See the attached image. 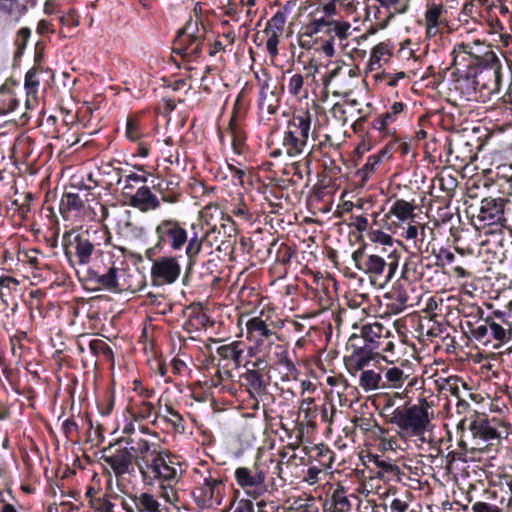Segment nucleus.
Here are the masks:
<instances>
[{
  "label": "nucleus",
  "instance_id": "obj_4",
  "mask_svg": "<svg viewBox=\"0 0 512 512\" xmlns=\"http://www.w3.org/2000/svg\"><path fill=\"white\" fill-rule=\"evenodd\" d=\"M192 478L194 486L191 494L198 508L210 509L222 504L229 480L226 469L200 461L193 469Z\"/></svg>",
  "mask_w": 512,
  "mask_h": 512
},
{
  "label": "nucleus",
  "instance_id": "obj_36",
  "mask_svg": "<svg viewBox=\"0 0 512 512\" xmlns=\"http://www.w3.org/2000/svg\"><path fill=\"white\" fill-rule=\"evenodd\" d=\"M129 205L141 212H148L160 208V200L153 194L149 187L141 186L134 195L129 198Z\"/></svg>",
  "mask_w": 512,
  "mask_h": 512
},
{
  "label": "nucleus",
  "instance_id": "obj_29",
  "mask_svg": "<svg viewBox=\"0 0 512 512\" xmlns=\"http://www.w3.org/2000/svg\"><path fill=\"white\" fill-rule=\"evenodd\" d=\"M506 200L503 198L486 197L481 200L477 218L483 225H502L506 221L504 207Z\"/></svg>",
  "mask_w": 512,
  "mask_h": 512
},
{
  "label": "nucleus",
  "instance_id": "obj_7",
  "mask_svg": "<svg viewBox=\"0 0 512 512\" xmlns=\"http://www.w3.org/2000/svg\"><path fill=\"white\" fill-rule=\"evenodd\" d=\"M470 334L482 344H493L494 348L507 343L512 337V315L505 311L495 310L487 315L478 325L470 324Z\"/></svg>",
  "mask_w": 512,
  "mask_h": 512
},
{
  "label": "nucleus",
  "instance_id": "obj_41",
  "mask_svg": "<svg viewBox=\"0 0 512 512\" xmlns=\"http://www.w3.org/2000/svg\"><path fill=\"white\" fill-rule=\"evenodd\" d=\"M423 258L419 254H413L406 260L402 275L406 280L409 281H420L424 277Z\"/></svg>",
  "mask_w": 512,
  "mask_h": 512
},
{
  "label": "nucleus",
  "instance_id": "obj_21",
  "mask_svg": "<svg viewBox=\"0 0 512 512\" xmlns=\"http://www.w3.org/2000/svg\"><path fill=\"white\" fill-rule=\"evenodd\" d=\"M181 255H166L159 258L154 257L152 262L150 276L154 285H164L175 283L181 274V265L179 259Z\"/></svg>",
  "mask_w": 512,
  "mask_h": 512
},
{
  "label": "nucleus",
  "instance_id": "obj_20",
  "mask_svg": "<svg viewBox=\"0 0 512 512\" xmlns=\"http://www.w3.org/2000/svg\"><path fill=\"white\" fill-rule=\"evenodd\" d=\"M197 24L188 23L174 41L173 52L180 55L186 61L198 58L203 50L202 36L195 35Z\"/></svg>",
  "mask_w": 512,
  "mask_h": 512
},
{
  "label": "nucleus",
  "instance_id": "obj_60",
  "mask_svg": "<svg viewBox=\"0 0 512 512\" xmlns=\"http://www.w3.org/2000/svg\"><path fill=\"white\" fill-rule=\"evenodd\" d=\"M115 406V394L107 390L97 398V409L102 416H109Z\"/></svg>",
  "mask_w": 512,
  "mask_h": 512
},
{
  "label": "nucleus",
  "instance_id": "obj_3",
  "mask_svg": "<svg viewBox=\"0 0 512 512\" xmlns=\"http://www.w3.org/2000/svg\"><path fill=\"white\" fill-rule=\"evenodd\" d=\"M125 260L115 261L112 255L99 254L84 270L78 271V280L86 290L108 291L112 293H135L145 286L141 279L132 281L133 275L125 268Z\"/></svg>",
  "mask_w": 512,
  "mask_h": 512
},
{
  "label": "nucleus",
  "instance_id": "obj_16",
  "mask_svg": "<svg viewBox=\"0 0 512 512\" xmlns=\"http://www.w3.org/2000/svg\"><path fill=\"white\" fill-rule=\"evenodd\" d=\"M234 477L238 486L254 499L266 492V471L259 461H255L251 467L236 468Z\"/></svg>",
  "mask_w": 512,
  "mask_h": 512
},
{
  "label": "nucleus",
  "instance_id": "obj_52",
  "mask_svg": "<svg viewBox=\"0 0 512 512\" xmlns=\"http://www.w3.org/2000/svg\"><path fill=\"white\" fill-rule=\"evenodd\" d=\"M310 456L324 469L331 468L335 458L334 452L323 443L312 447Z\"/></svg>",
  "mask_w": 512,
  "mask_h": 512
},
{
  "label": "nucleus",
  "instance_id": "obj_17",
  "mask_svg": "<svg viewBox=\"0 0 512 512\" xmlns=\"http://www.w3.org/2000/svg\"><path fill=\"white\" fill-rule=\"evenodd\" d=\"M375 4L367 5L366 17L375 25L384 29L397 15L408 11L410 0H374Z\"/></svg>",
  "mask_w": 512,
  "mask_h": 512
},
{
  "label": "nucleus",
  "instance_id": "obj_10",
  "mask_svg": "<svg viewBox=\"0 0 512 512\" xmlns=\"http://www.w3.org/2000/svg\"><path fill=\"white\" fill-rule=\"evenodd\" d=\"M310 16V20L298 32V45L307 51L313 50L315 53L323 54L326 58L334 57L336 53L334 38L325 34L328 24L316 14Z\"/></svg>",
  "mask_w": 512,
  "mask_h": 512
},
{
  "label": "nucleus",
  "instance_id": "obj_23",
  "mask_svg": "<svg viewBox=\"0 0 512 512\" xmlns=\"http://www.w3.org/2000/svg\"><path fill=\"white\" fill-rule=\"evenodd\" d=\"M121 506L125 512H167L156 495L142 490L125 492Z\"/></svg>",
  "mask_w": 512,
  "mask_h": 512
},
{
  "label": "nucleus",
  "instance_id": "obj_31",
  "mask_svg": "<svg viewBox=\"0 0 512 512\" xmlns=\"http://www.w3.org/2000/svg\"><path fill=\"white\" fill-rule=\"evenodd\" d=\"M224 133L228 134L231 138V147L234 154L239 156H246L250 148L247 144V132L244 128V123H228L223 131L220 127L217 130L218 138L221 144H224Z\"/></svg>",
  "mask_w": 512,
  "mask_h": 512
},
{
  "label": "nucleus",
  "instance_id": "obj_1",
  "mask_svg": "<svg viewBox=\"0 0 512 512\" xmlns=\"http://www.w3.org/2000/svg\"><path fill=\"white\" fill-rule=\"evenodd\" d=\"M456 75L455 88L468 101L485 103L500 92L502 64L493 51L480 57L470 44H456L451 52Z\"/></svg>",
  "mask_w": 512,
  "mask_h": 512
},
{
  "label": "nucleus",
  "instance_id": "obj_38",
  "mask_svg": "<svg viewBox=\"0 0 512 512\" xmlns=\"http://www.w3.org/2000/svg\"><path fill=\"white\" fill-rule=\"evenodd\" d=\"M393 49L394 45L390 40L375 45L368 61L369 70L379 69L383 63H387L393 54Z\"/></svg>",
  "mask_w": 512,
  "mask_h": 512
},
{
  "label": "nucleus",
  "instance_id": "obj_27",
  "mask_svg": "<svg viewBox=\"0 0 512 512\" xmlns=\"http://www.w3.org/2000/svg\"><path fill=\"white\" fill-rule=\"evenodd\" d=\"M468 429L470 430L473 440L475 441V447L472 449L482 450L481 444L496 440L498 443L501 440V435L492 425L486 414H479L474 411V414L470 420Z\"/></svg>",
  "mask_w": 512,
  "mask_h": 512
},
{
  "label": "nucleus",
  "instance_id": "obj_2",
  "mask_svg": "<svg viewBox=\"0 0 512 512\" xmlns=\"http://www.w3.org/2000/svg\"><path fill=\"white\" fill-rule=\"evenodd\" d=\"M155 244L145 251V257L153 260L161 252L170 250L179 252L185 249L186 274L194 271L204 253V245L211 244L209 236H198L195 226L192 225L191 234L186 229V223L175 218L161 219L155 226Z\"/></svg>",
  "mask_w": 512,
  "mask_h": 512
},
{
  "label": "nucleus",
  "instance_id": "obj_56",
  "mask_svg": "<svg viewBox=\"0 0 512 512\" xmlns=\"http://www.w3.org/2000/svg\"><path fill=\"white\" fill-rule=\"evenodd\" d=\"M242 366L245 368V372H258V373H267L270 372V361L269 355L265 353L255 357L254 359H249L244 361Z\"/></svg>",
  "mask_w": 512,
  "mask_h": 512
},
{
  "label": "nucleus",
  "instance_id": "obj_22",
  "mask_svg": "<svg viewBox=\"0 0 512 512\" xmlns=\"http://www.w3.org/2000/svg\"><path fill=\"white\" fill-rule=\"evenodd\" d=\"M243 379L245 391L249 395L250 400V408L253 410H258L260 406V402H264L271 397V394L268 391V387L270 385L271 377L267 373H258V372H244L241 375Z\"/></svg>",
  "mask_w": 512,
  "mask_h": 512
},
{
  "label": "nucleus",
  "instance_id": "obj_43",
  "mask_svg": "<svg viewBox=\"0 0 512 512\" xmlns=\"http://www.w3.org/2000/svg\"><path fill=\"white\" fill-rule=\"evenodd\" d=\"M457 311L460 316L467 319L466 326L469 331L470 324L478 325L480 320L484 318V311L475 303L460 301L457 306Z\"/></svg>",
  "mask_w": 512,
  "mask_h": 512
},
{
  "label": "nucleus",
  "instance_id": "obj_25",
  "mask_svg": "<svg viewBox=\"0 0 512 512\" xmlns=\"http://www.w3.org/2000/svg\"><path fill=\"white\" fill-rule=\"evenodd\" d=\"M151 423L168 434H183L186 431L184 417L170 402L159 405Z\"/></svg>",
  "mask_w": 512,
  "mask_h": 512
},
{
  "label": "nucleus",
  "instance_id": "obj_30",
  "mask_svg": "<svg viewBox=\"0 0 512 512\" xmlns=\"http://www.w3.org/2000/svg\"><path fill=\"white\" fill-rule=\"evenodd\" d=\"M37 6V0H0V18L8 24L16 25Z\"/></svg>",
  "mask_w": 512,
  "mask_h": 512
},
{
  "label": "nucleus",
  "instance_id": "obj_39",
  "mask_svg": "<svg viewBox=\"0 0 512 512\" xmlns=\"http://www.w3.org/2000/svg\"><path fill=\"white\" fill-rule=\"evenodd\" d=\"M272 247H277L274 269L278 270L281 274H286L292 258L296 256L295 248L284 242L277 244L276 241L272 243Z\"/></svg>",
  "mask_w": 512,
  "mask_h": 512
},
{
  "label": "nucleus",
  "instance_id": "obj_32",
  "mask_svg": "<svg viewBox=\"0 0 512 512\" xmlns=\"http://www.w3.org/2000/svg\"><path fill=\"white\" fill-rule=\"evenodd\" d=\"M369 462L373 465V467L370 468V472L373 473L375 478H378L383 482L401 481L403 472L392 460L384 459L380 455H370Z\"/></svg>",
  "mask_w": 512,
  "mask_h": 512
},
{
  "label": "nucleus",
  "instance_id": "obj_13",
  "mask_svg": "<svg viewBox=\"0 0 512 512\" xmlns=\"http://www.w3.org/2000/svg\"><path fill=\"white\" fill-rule=\"evenodd\" d=\"M246 344L240 340H234L228 344L217 347L216 354L218 356L217 371L215 376L210 380L211 387H218L224 379L233 377L232 370L242 366Z\"/></svg>",
  "mask_w": 512,
  "mask_h": 512
},
{
  "label": "nucleus",
  "instance_id": "obj_24",
  "mask_svg": "<svg viewBox=\"0 0 512 512\" xmlns=\"http://www.w3.org/2000/svg\"><path fill=\"white\" fill-rule=\"evenodd\" d=\"M360 344L359 340L350 338L347 342V351H350V353L344 356V365L351 376H356L357 373L365 371L371 361L379 357L378 354Z\"/></svg>",
  "mask_w": 512,
  "mask_h": 512
},
{
  "label": "nucleus",
  "instance_id": "obj_11",
  "mask_svg": "<svg viewBox=\"0 0 512 512\" xmlns=\"http://www.w3.org/2000/svg\"><path fill=\"white\" fill-rule=\"evenodd\" d=\"M359 333L354 332L349 338L352 340H359L360 345L378 354L381 353H394L395 344L398 336L393 330L381 322L375 321L372 323L363 324L357 328Z\"/></svg>",
  "mask_w": 512,
  "mask_h": 512
},
{
  "label": "nucleus",
  "instance_id": "obj_6",
  "mask_svg": "<svg viewBox=\"0 0 512 512\" xmlns=\"http://www.w3.org/2000/svg\"><path fill=\"white\" fill-rule=\"evenodd\" d=\"M312 114L308 108L296 109L286 124L283 133L282 148L271 151L272 157H279L283 154L288 157L301 155L309 140L311 132Z\"/></svg>",
  "mask_w": 512,
  "mask_h": 512
},
{
  "label": "nucleus",
  "instance_id": "obj_44",
  "mask_svg": "<svg viewBox=\"0 0 512 512\" xmlns=\"http://www.w3.org/2000/svg\"><path fill=\"white\" fill-rule=\"evenodd\" d=\"M145 304L153 310L154 313L166 315L172 312L173 304L164 294L148 292L145 295Z\"/></svg>",
  "mask_w": 512,
  "mask_h": 512
},
{
  "label": "nucleus",
  "instance_id": "obj_48",
  "mask_svg": "<svg viewBox=\"0 0 512 512\" xmlns=\"http://www.w3.org/2000/svg\"><path fill=\"white\" fill-rule=\"evenodd\" d=\"M31 29L29 27H21L15 35L13 44L15 47L13 53V67H17L24 55L25 49L31 37Z\"/></svg>",
  "mask_w": 512,
  "mask_h": 512
},
{
  "label": "nucleus",
  "instance_id": "obj_49",
  "mask_svg": "<svg viewBox=\"0 0 512 512\" xmlns=\"http://www.w3.org/2000/svg\"><path fill=\"white\" fill-rule=\"evenodd\" d=\"M359 386L366 392L384 388L382 370L366 369L360 373Z\"/></svg>",
  "mask_w": 512,
  "mask_h": 512
},
{
  "label": "nucleus",
  "instance_id": "obj_50",
  "mask_svg": "<svg viewBox=\"0 0 512 512\" xmlns=\"http://www.w3.org/2000/svg\"><path fill=\"white\" fill-rule=\"evenodd\" d=\"M125 136L130 142H139L145 136V128L140 115H129L126 119Z\"/></svg>",
  "mask_w": 512,
  "mask_h": 512
},
{
  "label": "nucleus",
  "instance_id": "obj_14",
  "mask_svg": "<svg viewBox=\"0 0 512 512\" xmlns=\"http://www.w3.org/2000/svg\"><path fill=\"white\" fill-rule=\"evenodd\" d=\"M433 417V411H423L420 408L404 405L403 409L394 415L391 424L396 425L403 434L418 437L424 441V434L429 430Z\"/></svg>",
  "mask_w": 512,
  "mask_h": 512
},
{
  "label": "nucleus",
  "instance_id": "obj_47",
  "mask_svg": "<svg viewBox=\"0 0 512 512\" xmlns=\"http://www.w3.org/2000/svg\"><path fill=\"white\" fill-rule=\"evenodd\" d=\"M383 156L378 152L373 155H370L367 158L366 163L357 170L356 177L359 178V182L361 186H364L371 176L377 171L380 164L383 161Z\"/></svg>",
  "mask_w": 512,
  "mask_h": 512
},
{
  "label": "nucleus",
  "instance_id": "obj_37",
  "mask_svg": "<svg viewBox=\"0 0 512 512\" xmlns=\"http://www.w3.org/2000/svg\"><path fill=\"white\" fill-rule=\"evenodd\" d=\"M85 500L95 512H114V504L100 487L88 486L85 492Z\"/></svg>",
  "mask_w": 512,
  "mask_h": 512
},
{
  "label": "nucleus",
  "instance_id": "obj_35",
  "mask_svg": "<svg viewBox=\"0 0 512 512\" xmlns=\"http://www.w3.org/2000/svg\"><path fill=\"white\" fill-rule=\"evenodd\" d=\"M272 352V356H269V361L272 362L274 366L279 368H283L285 370V375L288 378L296 379L299 370L292 359L289 357V351L286 346L281 344H273L271 349H268V354Z\"/></svg>",
  "mask_w": 512,
  "mask_h": 512
},
{
  "label": "nucleus",
  "instance_id": "obj_28",
  "mask_svg": "<svg viewBox=\"0 0 512 512\" xmlns=\"http://www.w3.org/2000/svg\"><path fill=\"white\" fill-rule=\"evenodd\" d=\"M408 360H403L400 366H387L382 368L384 388L400 389L406 382L408 387H414L418 378L409 372Z\"/></svg>",
  "mask_w": 512,
  "mask_h": 512
},
{
  "label": "nucleus",
  "instance_id": "obj_57",
  "mask_svg": "<svg viewBox=\"0 0 512 512\" xmlns=\"http://www.w3.org/2000/svg\"><path fill=\"white\" fill-rule=\"evenodd\" d=\"M0 94L7 97L0 103V114H7L16 110L19 101L14 96L8 81L0 86Z\"/></svg>",
  "mask_w": 512,
  "mask_h": 512
},
{
  "label": "nucleus",
  "instance_id": "obj_64",
  "mask_svg": "<svg viewBox=\"0 0 512 512\" xmlns=\"http://www.w3.org/2000/svg\"><path fill=\"white\" fill-rule=\"evenodd\" d=\"M406 107V104L403 102H394L389 110L383 113L388 124L391 125L404 116Z\"/></svg>",
  "mask_w": 512,
  "mask_h": 512
},
{
  "label": "nucleus",
  "instance_id": "obj_9",
  "mask_svg": "<svg viewBox=\"0 0 512 512\" xmlns=\"http://www.w3.org/2000/svg\"><path fill=\"white\" fill-rule=\"evenodd\" d=\"M355 267L369 275L372 282L380 285L388 283L395 275L398 268V258L389 254L387 261L384 257L367 253L365 247H360L352 253Z\"/></svg>",
  "mask_w": 512,
  "mask_h": 512
},
{
  "label": "nucleus",
  "instance_id": "obj_51",
  "mask_svg": "<svg viewBox=\"0 0 512 512\" xmlns=\"http://www.w3.org/2000/svg\"><path fill=\"white\" fill-rule=\"evenodd\" d=\"M324 22L328 24L325 34L332 36L334 39L337 37L340 41L348 38L350 33L351 24L347 21H337L333 18L322 17Z\"/></svg>",
  "mask_w": 512,
  "mask_h": 512
},
{
  "label": "nucleus",
  "instance_id": "obj_18",
  "mask_svg": "<svg viewBox=\"0 0 512 512\" xmlns=\"http://www.w3.org/2000/svg\"><path fill=\"white\" fill-rule=\"evenodd\" d=\"M182 474L181 464L179 456L173 454L170 450L167 452V456L164 457L159 465L158 471H155L151 478V483L147 485H153L159 482L164 489L170 488L172 496H174L173 487L179 482ZM166 501L171 502V496L167 490L163 493Z\"/></svg>",
  "mask_w": 512,
  "mask_h": 512
},
{
  "label": "nucleus",
  "instance_id": "obj_62",
  "mask_svg": "<svg viewBox=\"0 0 512 512\" xmlns=\"http://www.w3.org/2000/svg\"><path fill=\"white\" fill-rule=\"evenodd\" d=\"M287 19L286 10H278L271 19L268 20L265 31L275 32L278 34H283L284 25Z\"/></svg>",
  "mask_w": 512,
  "mask_h": 512
},
{
  "label": "nucleus",
  "instance_id": "obj_53",
  "mask_svg": "<svg viewBox=\"0 0 512 512\" xmlns=\"http://www.w3.org/2000/svg\"><path fill=\"white\" fill-rule=\"evenodd\" d=\"M89 349L92 355L114 365V353L112 348L102 339H93L89 342Z\"/></svg>",
  "mask_w": 512,
  "mask_h": 512
},
{
  "label": "nucleus",
  "instance_id": "obj_33",
  "mask_svg": "<svg viewBox=\"0 0 512 512\" xmlns=\"http://www.w3.org/2000/svg\"><path fill=\"white\" fill-rule=\"evenodd\" d=\"M59 211L65 221H76L83 217L85 205L78 193L65 192L59 203Z\"/></svg>",
  "mask_w": 512,
  "mask_h": 512
},
{
  "label": "nucleus",
  "instance_id": "obj_34",
  "mask_svg": "<svg viewBox=\"0 0 512 512\" xmlns=\"http://www.w3.org/2000/svg\"><path fill=\"white\" fill-rule=\"evenodd\" d=\"M153 189L161 194L162 201L170 204L179 202L182 196L180 178L176 174H169L166 177H158Z\"/></svg>",
  "mask_w": 512,
  "mask_h": 512
},
{
  "label": "nucleus",
  "instance_id": "obj_55",
  "mask_svg": "<svg viewBox=\"0 0 512 512\" xmlns=\"http://www.w3.org/2000/svg\"><path fill=\"white\" fill-rule=\"evenodd\" d=\"M399 398L397 395L395 396H383L378 399L379 405H381V415L385 418L386 422L391 424V420L397 411L402 410L403 406L395 407L396 400Z\"/></svg>",
  "mask_w": 512,
  "mask_h": 512
},
{
  "label": "nucleus",
  "instance_id": "obj_15",
  "mask_svg": "<svg viewBox=\"0 0 512 512\" xmlns=\"http://www.w3.org/2000/svg\"><path fill=\"white\" fill-rule=\"evenodd\" d=\"M168 449L156 442L140 438L137 441V469L144 484L151 483V478L167 456Z\"/></svg>",
  "mask_w": 512,
  "mask_h": 512
},
{
  "label": "nucleus",
  "instance_id": "obj_19",
  "mask_svg": "<svg viewBox=\"0 0 512 512\" xmlns=\"http://www.w3.org/2000/svg\"><path fill=\"white\" fill-rule=\"evenodd\" d=\"M424 22L428 39L443 35L449 27V12L443 0H427Z\"/></svg>",
  "mask_w": 512,
  "mask_h": 512
},
{
  "label": "nucleus",
  "instance_id": "obj_45",
  "mask_svg": "<svg viewBox=\"0 0 512 512\" xmlns=\"http://www.w3.org/2000/svg\"><path fill=\"white\" fill-rule=\"evenodd\" d=\"M416 206L412 202H408L404 199H397L391 205L388 217H395L400 222H405L414 217V210Z\"/></svg>",
  "mask_w": 512,
  "mask_h": 512
},
{
  "label": "nucleus",
  "instance_id": "obj_42",
  "mask_svg": "<svg viewBox=\"0 0 512 512\" xmlns=\"http://www.w3.org/2000/svg\"><path fill=\"white\" fill-rule=\"evenodd\" d=\"M40 81L37 68L32 67L26 72L24 88L26 90V107L31 109L37 104V93Z\"/></svg>",
  "mask_w": 512,
  "mask_h": 512
},
{
  "label": "nucleus",
  "instance_id": "obj_8",
  "mask_svg": "<svg viewBox=\"0 0 512 512\" xmlns=\"http://www.w3.org/2000/svg\"><path fill=\"white\" fill-rule=\"evenodd\" d=\"M132 444V438L121 437L101 451V460L110 467L117 481L135 472L137 445L132 446Z\"/></svg>",
  "mask_w": 512,
  "mask_h": 512
},
{
  "label": "nucleus",
  "instance_id": "obj_12",
  "mask_svg": "<svg viewBox=\"0 0 512 512\" xmlns=\"http://www.w3.org/2000/svg\"><path fill=\"white\" fill-rule=\"evenodd\" d=\"M221 221L223 234L228 237V240H222L219 249H230L232 252L241 226L244 224L251 225L254 222V215L244 202L243 197H238L227 206L224 213H221Z\"/></svg>",
  "mask_w": 512,
  "mask_h": 512
},
{
  "label": "nucleus",
  "instance_id": "obj_46",
  "mask_svg": "<svg viewBox=\"0 0 512 512\" xmlns=\"http://www.w3.org/2000/svg\"><path fill=\"white\" fill-rule=\"evenodd\" d=\"M198 236H209V240H211V244L204 245V252L208 250V254H212V248L216 246V250L225 251L224 249H219L222 240H228L227 236L223 234L222 222L218 226L217 224L209 225L205 230L201 229V232H198Z\"/></svg>",
  "mask_w": 512,
  "mask_h": 512
},
{
  "label": "nucleus",
  "instance_id": "obj_61",
  "mask_svg": "<svg viewBox=\"0 0 512 512\" xmlns=\"http://www.w3.org/2000/svg\"><path fill=\"white\" fill-rule=\"evenodd\" d=\"M405 238L407 240H414L415 247L419 252H422L425 238V227L422 225H409L405 231Z\"/></svg>",
  "mask_w": 512,
  "mask_h": 512
},
{
  "label": "nucleus",
  "instance_id": "obj_26",
  "mask_svg": "<svg viewBox=\"0 0 512 512\" xmlns=\"http://www.w3.org/2000/svg\"><path fill=\"white\" fill-rule=\"evenodd\" d=\"M270 317L264 311H261L258 316L250 318L246 322V334L249 341L264 342L269 345V349L274 344L273 337H277L274 331L273 321H269Z\"/></svg>",
  "mask_w": 512,
  "mask_h": 512
},
{
  "label": "nucleus",
  "instance_id": "obj_59",
  "mask_svg": "<svg viewBox=\"0 0 512 512\" xmlns=\"http://www.w3.org/2000/svg\"><path fill=\"white\" fill-rule=\"evenodd\" d=\"M99 172L101 175L109 177L106 182L107 188L120 184L123 178V169L114 167L110 163L102 164L99 167Z\"/></svg>",
  "mask_w": 512,
  "mask_h": 512
},
{
  "label": "nucleus",
  "instance_id": "obj_58",
  "mask_svg": "<svg viewBox=\"0 0 512 512\" xmlns=\"http://www.w3.org/2000/svg\"><path fill=\"white\" fill-rule=\"evenodd\" d=\"M388 297L394 301L389 304L394 313H401L408 306L409 295L402 288H393Z\"/></svg>",
  "mask_w": 512,
  "mask_h": 512
},
{
  "label": "nucleus",
  "instance_id": "obj_40",
  "mask_svg": "<svg viewBox=\"0 0 512 512\" xmlns=\"http://www.w3.org/2000/svg\"><path fill=\"white\" fill-rule=\"evenodd\" d=\"M127 411L135 421L148 420L157 412L155 405L145 399H131Z\"/></svg>",
  "mask_w": 512,
  "mask_h": 512
},
{
  "label": "nucleus",
  "instance_id": "obj_54",
  "mask_svg": "<svg viewBox=\"0 0 512 512\" xmlns=\"http://www.w3.org/2000/svg\"><path fill=\"white\" fill-rule=\"evenodd\" d=\"M247 108H248V103L246 101L245 91H244V89H242L238 93V95L235 99V102H234V105L232 108L231 117H230L228 123H232V122L244 123Z\"/></svg>",
  "mask_w": 512,
  "mask_h": 512
},
{
  "label": "nucleus",
  "instance_id": "obj_5",
  "mask_svg": "<svg viewBox=\"0 0 512 512\" xmlns=\"http://www.w3.org/2000/svg\"><path fill=\"white\" fill-rule=\"evenodd\" d=\"M96 230L72 229L62 235L61 244L64 255L69 265L74 268L76 275L78 271L84 270L101 251L97 249L95 242Z\"/></svg>",
  "mask_w": 512,
  "mask_h": 512
},
{
  "label": "nucleus",
  "instance_id": "obj_63",
  "mask_svg": "<svg viewBox=\"0 0 512 512\" xmlns=\"http://www.w3.org/2000/svg\"><path fill=\"white\" fill-rule=\"evenodd\" d=\"M288 92L291 96L300 98L306 94L304 89V76L301 73L293 74L288 81Z\"/></svg>",
  "mask_w": 512,
  "mask_h": 512
}]
</instances>
